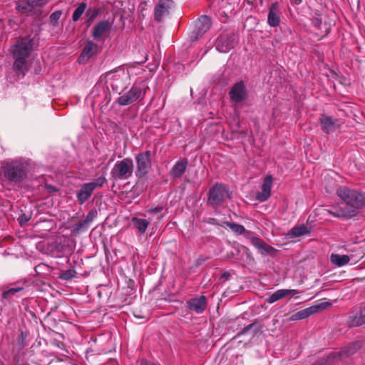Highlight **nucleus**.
<instances>
[{
    "instance_id": "f257e3e1",
    "label": "nucleus",
    "mask_w": 365,
    "mask_h": 365,
    "mask_svg": "<svg viewBox=\"0 0 365 365\" xmlns=\"http://www.w3.org/2000/svg\"><path fill=\"white\" fill-rule=\"evenodd\" d=\"M336 194L346 205L351 207V210L345 212L341 211L337 213L329 212L331 215L336 217L350 218L356 214V210L365 207V193L359 192L356 190H351L347 187L342 186L337 189Z\"/></svg>"
},
{
    "instance_id": "f03ea898",
    "label": "nucleus",
    "mask_w": 365,
    "mask_h": 365,
    "mask_svg": "<svg viewBox=\"0 0 365 365\" xmlns=\"http://www.w3.org/2000/svg\"><path fill=\"white\" fill-rule=\"evenodd\" d=\"M33 40L29 38H22L16 42L13 50L15 58L14 68L15 71L23 76L27 71L26 59L29 56L33 49Z\"/></svg>"
},
{
    "instance_id": "7ed1b4c3",
    "label": "nucleus",
    "mask_w": 365,
    "mask_h": 365,
    "mask_svg": "<svg viewBox=\"0 0 365 365\" xmlns=\"http://www.w3.org/2000/svg\"><path fill=\"white\" fill-rule=\"evenodd\" d=\"M2 168L5 178L12 182H21L26 175V166L22 160L5 162Z\"/></svg>"
},
{
    "instance_id": "20e7f679",
    "label": "nucleus",
    "mask_w": 365,
    "mask_h": 365,
    "mask_svg": "<svg viewBox=\"0 0 365 365\" xmlns=\"http://www.w3.org/2000/svg\"><path fill=\"white\" fill-rule=\"evenodd\" d=\"M133 160L130 158H125L115 163L111 170L110 175L114 179L125 180L133 175Z\"/></svg>"
},
{
    "instance_id": "39448f33",
    "label": "nucleus",
    "mask_w": 365,
    "mask_h": 365,
    "mask_svg": "<svg viewBox=\"0 0 365 365\" xmlns=\"http://www.w3.org/2000/svg\"><path fill=\"white\" fill-rule=\"evenodd\" d=\"M230 197V193L227 186L216 183L208 192L207 203L214 208H217L227 198Z\"/></svg>"
},
{
    "instance_id": "423d86ee",
    "label": "nucleus",
    "mask_w": 365,
    "mask_h": 365,
    "mask_svg": "<svg viewBox=\"0 0 365 365\" xmlns=\"http://www.w3.org/2000/svg\"><path fill=\"white\" fill-rule=\"evenodd\" d=\"M128 79V73L122 68L110 71L105 75L106 83L110 84L113 90L115 91H118L122 88Z\"/></svg>"
},
{
    "instance_id": "0eeeda50",
    "label": "nucleus",
    "mask_w": 365,
    "mask_h": 365,
    "mask_svg": "<svg viewBox=\"0 0 365 365\" xmlns=\"http://www.w3.org/2000/svg\"><path fill=\"white\" fill-rule=\"evenodd\" d=\"M145 95V90L139 86H133L129 91L120 93L117 100L120 106H128L142 100Z\"/></svg>"
},
{
    "instance_id": "6e6552de",
    "label": "nucleus",
    "mask_w": 365,
    "mask_h": 365,
    "mask_svg": "<svg viewBox=\"0 0 365 365\" xmlns=\"http://www.w3.org/2000/svg\"><path fill=\"white\" fill-rule=\"evenodd\" d=\"M135 158L136 162L135 175L139 178L145 177L151 169V152L146 150L136 155Z\"/></svg>"
},
{
    "instance_id": "1a4fd4ad",
    "label": "nucleus",
    "mask_w": 365,
    "mask_h": 365,
    "mask_svg": "<svg viewBox=\"0 0 365 365\" xmlns=\"http://www.w3.org/2000/svg\"><path fill=\"white\" fill-rule=\"evenodd\" d=\"M235 43L236 36L234 34H225L217 38L215 48L220 53H227L234 48Z\"/></svg>"
},
{
    "instance_id": "9d476101",
    "label": "nucleus",
    "mask_w": 365,
    "mask_h": 365,
    "mask_svg": "<svg viewBox=\"0 0 365 365\" xmlns=\"http://www.w3.org/2000/svg\"><path fill=\"white\" fill-rule=\"evenodd\" d=\"M229 96L231 101L235 103H242L245 101L247 97V93L244 83H236L231 88Z\"/></svg>"
},
{
    "instance_id": "9b49d317",
    "label": "nucleus",
    "mask_w": 365,
    "mask_h": 365,
    "mask_svg": "<svg viewBox=\"0 0 365 365\" xmlns=\"http://www.w3.org/2000/svg\"><path fill=\"white\" fill-rule=\"evenodd\" d=\"M172 5V1L160 0L155 7V19L157 21H161L164 17L169 14Z\"/></svg>"
},
{
    "instance_id": "f8f14e48",
    "label": "nucleus",
    "mask_w": 365,
    "mask_h": 365,
    "mask_svg": "<svg viewBox=\"0 0 365 365\" xmlns=\"http://www.w3.org/2000/svg\"><path fill=\"white\" fill-rule=\"evenodd\" d=\"M280 9L278 2H274L269 8V13L267 16V23L272 27H277L280 23Z\"/></svg>"
},
{
    "instance_id": "ddd939ff",
    "label": "nucleus",
    "mask_w": 365,
    "mask_h": 365,
    "mask_svg": "<svg viewBox=\"0 0 365 365\" xmlns=\"http://www.w3.org/2000/svg\"><path fill=\"white\" fill-rule=\"evenodd\" d=\"M272 185V178L271 175H267L262 185V190L256 195V199L260 202H264L270 197Z\"/></svg>"
},
{
    "instance_id": "4468645a",
    "label": "nucleus",
    "mask_w": 365,
    "mask_h": 365,
    "mask_svg": "<svg viewBox=\"0 0 365 365\" xmlns=\"http://www.w3.org/2000/svg\"><path fill=\"white\" fill-rule=\"evenodd\" d=\"M187 306L190 309L197 314L202 313L207 307V298L204 295L190 299L187 302Z\"/></svg>"
},
{
    "instance_id": "2eb2a0df",
    "label": "nucleus",
    "mask_w": 365,
    "mask_h": 365,
    "mask_svg": "<svg viewBox=\"0 0 365 365\" xmlns=\"http://www.w3.org/2000/svg\"><path fill=\"white\" fill-rule=\"evenodd\" d=\"M300 292H298L297 289H278L274 293H272L269 297L267 299V302L269 304L274 303L287 296H288L290 294H292L294 295L298 294Z\"/></svg>"
},
{
    "instance_id": "dca6fc26",
    "label": "nucleus",
    "mask_w": 365,
    "mask_h": 365,
    "mask_svg": "<svg viewBox=\"0 0 365 365\" xmlns=\"http://www.w3.org/2000/svg\"><path fill=\"white\" fill-rule=\"evenodd\" d=\"M313 26L319 31V35L326 36L330 31V26L326 22H323V17L317 15L312 19Z\"/></svg>"
},
{
    "instance_id": "f3484780",
    "label": "nucleus",
    "mask_w": 365,
    "mask_h": 365,
    "mask_svg": "<svg viewBox=\"0 0 365 365\" xmlns=\"http://www.w3.org/2000/svg\"><path fill=\"white\" fill-rule=\"evenodd\" d=\"M322 130L326 133L334 132L338 126L336 121L330 116L323 115L320 118Z\"/></svg>"
},
{
    "instance_id": "a211bd4d",
    "label": "nucleus",
    "mask_w": 365,
    "mask_h": 365,
    "mask_svg": "<svg viewBox=\"0 0 365 365\" xmlns=\"http://www.w3.org/2000/svg\"><path fill=\"white\" fill-rule=\"evenodd\" d=\"M111 27V24L108 21H101L98 22L93 29L92 36L95 39H99Z\"/></svg>"
},
{
    "instance_id": "6ab92c4d",
    "label": "nucleus",
    "mask_w": 365,
    "mask_h": 365,
    "mask_svg": "<svg viewBox=\"0 0 365 365\" xmlns=\"http://www.w3.org/2000/svg\"><path fill=\"white\" fill-rule=\"evenodd\" d=\"M188 164V160L185 158L180 159L178 162L175 163L174 166L173 167L170 175L174 178H180L184 173L185 172Z\"/></svg>"
},
{
    "instance_id": "aec40b11",
    "label": "nucleus",
    "mask_w": 365,
    "mask_h": 365,
    "mask_svg": "<svg viewBox=\"0 0 365 365\" xmlns=\"http://www.w3.org/2000/svg\"><path fill=\"white\" fill-rule=\"evenodd\" d=\"M93 192V190L88 183L81 185L76 194L78 202L81 204H83L91 196Z\"/></svg>"
},
{
    "instance_id": "412c9836",
    "label": "nucleus",
    "mask_w": 365,
    "mask_h": 365,
    "mask_svg": "<svg viewBox=\"0 0 365 365\" xmlns=\"http://www.w3.org/2000/svg\"><path fill=\"white\" fill-rule=\"evenodd\" d=\"M132 224L134 228L140 235L145 232L147 228L150 225V222L145 219L138 218L137 217H133L131 219Z\"/></svg>"
},
{
    "instance_id": "4be33fe9",
    "label": "nucleus",
    "mask_w": 365,
    "mask_h": 365,
    "mask_svg": "<svg viewBox=\"0 0 365 365\" xmlns=\"http://www.w3.org/2000/svg\"><path fill=\"white\" fill-rule=\"evenodd\" d=\"M16 9L21 14H26L28 15L36 14L31 1L22 0L18 2Z\"/></svg>"
},
{
    "instance_id": "5701e85b",
    "label": "nucleus",
    "mask_w": 365,
    "mask_h": 365,
    "mask_svg": "<svg viewBox=\"0 0 365 365\" xmlns=\"http://www.w3.org/2000/svg\"><path fill=\"white\" fill-rule=\"evenodd\" d=\"M351 258L346 255H339L332 253L330 255V262L336 267H343L347 264Z\"/></svg>"
},
{
    "instance_id": "b1692460",
    "label": "nucleus",
    "mask_w": 365,
    "mask_h": 365,
    "mask_svg": "<svg viewBox=\"0 0 365 365\" xmlns=\"http://www.w3.org/2000/svg\"><path fill=\"white\" fill-rule=\"evenodd\" d=\"M309 232L307 227L304 225L292 228L287 233V237L288 239L295 238L304 236Z\"/></svg>"
},
{
    "instance_id": "393cba45",
    "label": "nucleus",
    "mask_w": 365,
    "mask_h": 365,
    "mask_svg": "<svg viewBox=\"0 0 365 365\" xmlns=\"http://www.w3.org/2000/svg\"><path fill=\"white\" fill-rule=\"evenodd\" d=\"M315 307H308L304 309L300 310L297 313L294 314L291 317V319L296 321L299 319H304L308 318L309 316L315 313Z\"/></svg>"
},
{
    "instance_id": "a878e982",
    "label": "nucleus",
    "mask_w": 365,
    "mask_h": 365,
    "mask_svg": "<svg viewBox=\"0 0 365 365\" xmlns=\"http://www.w3.org/2000/svg\"><path fill=\"white\" fill-rule=\"evenodd\" d=\"M210 27V19L207 16H201L197 23V28L199 34H202L209 30Z\"/></svg>"
},
{
    "instance_id": "bb28decb",
    "label": "nucleus",
    "mask_w": 365,
    "mask_h": 365,
    "mask_svg": "<svg viewBox=\"0 0 365 365\" xmlns=\"http://www.w3.org/2000/svg\"><path fill=\"white\" fill-rule=\"evenodd\" d=\"M98 46L92 41H88L84 47L83 53L80 58H91L93 54L97 52Z\"/></svg>"
},
{
    "instance_id": "cd10ccee",
    "label": "nucleus",
    "mask_w": 365,
    "mask_h": 365,
    "mask_svg": "<svg viewBox=\"0 0 365 365\" xmlns=\"http://www.w3.org/2000/svg\"><path fill=\"white\" fill-rule=\"evenodd\" d=\"M350 323L354 327H359L365 324V307L361 309L359 314L352 317Z\"/></svg>"
},
{
    "instance_id": "c85d7f7f",
    "label": "nucleus",
    "mask_w": 365,
    "mask_h": 365,
    "mask_svg": "<svg viewBox=\"0 0 365 365\" xmlns=\"http://www.w3.org/2000/svg\"><path fill=\"white\" fill-rule=\"evenodd\" d=\"M225 224L226 225L227 227L230 228L234 232H235L238 235H242L244 233H245L247 235L249 234V232L246 231V230L243 225H238V224L233 223V222H225Z\"/></svg>"
},
{
    "instance_id": "c756f323",
    "label": "nucleus",
    "mask_w": 365,
    "mask_h": 365,
    "mask_svg": "<svg viewBox=\"0 0 365 365\" xmlns=\"http://www.w3.org/2000/svg\"><path fill=\"white\" fill-rule=\"evenodd\" d=\"M51 271L52 268L45 263H40L35 267V272L38 275L49 274Z\"/></svg>"
},
{
    "instance_id": "7c9ffc66",
    "label": "nucleus",
    "mask_w": 365,
    "mask_h": 365,
    "mask_svg": "<svg viewBox=\"0 0 365 365\" xmlns=\"http://www.w3.org/2000/svg\"><path fill=\"white\" fill-rule=\"evenodd\" d=\"M87 8V5L86 3L82 2L74 10L73 15H72V19L73 21H77L80 19L82 14L86 11Z\"/></svg>"
},
{
    "instance_id": "2f4dec72",
    "label": "nucleus",
    "mask_w": 365,
    "mask_h": 365,
    "mask_svg": "<svg viewBox=\"0 0 365 365\" xmlns=\"http://www.w3.org/2000/svg\"><path fill=\"white\" fill-rule=\"evenodd\" d=\"M24 288L21 287H15L9 289L8 290L3 292L2 296L4 299H9L16 294L23 292Z\"/></svg>"
},
{
    "instance_id": "473e14b6",
    "label": "nucleus",
    "mask_w": 365,
    "mask_h": 365,
    "mask_svg": "<svg viewBox=\"0 0 365 365\" xmlns=\"http://www.w3.org/2000/svg\"><path fill=\"white\" fill-rule=\"evenodd\" d=\"M106 178L105 175H101L99 178L94 180L93 182H88L89 185H91L92 189L94 190L96 188L101 187L106 182Z\"/></svg>"
},
{
    "instance_id": "72a5a7b5",
    "label": "nucleus",
    "mask_w": 365,
    "mask_h": 365,
    "mask_svg": "<svg viewBox=\"0 0 365 365\" xmlns=\"http://www.w3.org/2000/svg\"><path fill=\"white\" fill-rule=\"evenodd\" d=\"M259 251L262 254V255H274V252L276 251V250L269 246V245H267L265 242L263 243V245H262V247L259 248Z\"/></svg>"
},
{
    "instance_id": "f704fd0d",
    "label": "nucleus",
    "mask_w": 365,
    "mask_h": 365,
    "mask_svg": "<svg viewBox=\"0 0 365 365\" xmlns=\"http://www.w3.org/2000/svg\"><path fill=\"white\" fill-rule=\"evenodd\" d=\"M100 11L98 9L90 8L86 11V16L90 21L95 19L99 14Z\"/></svg>"
},
{
    "instance_id": "c9c22d12",
    "label": "nucleus",
    "mask_w": 365,
    "mask_h": 365,
    "mask_svg": "<svg viewBox=\"0 0 365 365\" xmlns=\"http://www.w3.org/2000/svg\"><path fill=\"white\" fill-rule=\"evenodd\" d=\"M76 272L73 269H68L60 274V278L63 280H69L75 277Z\"/></svg>"
},
{
    "instance_id": "e433bc0d",
    "label": "nucleus",
    "mask_w": 365,
    "mask_h": 365,
    "mask_svg": "<svg viewBox=\"0 0 365 365\" xmlns=\"http://www.w3.org/2000/svg\"><path fill=\"white\" fill-rule=\"evenodd\" d=\"M26 335L21 332L17 339V346L19 349H23L26 345Z\"/></svg>"
},
{
    "instance_id": "4c0bfd02",
    "label": "nucleus",
    "mask_w": 365,
    "mask_h": 365,
    "mask_svg": "<svg viewBox=\"0 0 365 365\" xmlns=\"http://www.w3.org/2000/svg\"><path fill=\"white\" fill-rule=\"evenodd\" d=\"M250 240H251L252 245L255 248H257L258 250H259V248L262 247V245L264 242V241H263L262 240H261L258 237H250Z\"/></svg>"
},
{
    "instance_id": "58836bf2",
    "label": "nucleus",
    "mask_w": 365,
    "mask_h": 365,
    "mask_svg": "<svg viewBox=\"0 0 365 365\" xmlns=\"http://www.w3.org/2000/svg\"><path fill=\"white\" fill-rule=\"evenodd\" d=\"M62 14L61 11H56L51 14L50 16V20L53 24H56Z\"/></svg>"
},
{
    "instance_id": "ea45409f",
    "label": "nucleus",
    "mask_w": 365,
    "mask_h": 365,
    "mask_svg": "<svg viewBox=\"0 0 365 365\" xmlns=\"http://www.w3.org/2000/svg\"><path fill=\"white\" fill-rule=\"evenodd\" d=\"M331 305V303L329 302H322L319 304H317V305H314V306H312V307H315V313L319 310V309H326L329 307H330Z\"/></svg>"
},
{
    "instance_id": "a19ab883",
    "label": "nucleus",
    "mask_w": 365,
    "mask_h": 365,
    "mask_svg": "<svg viewBox=\"0 0 365 365\" xmlns=\"http://www.w3.org/2000/svg\"><path fill=\"white\" fill-rule=\"evenodd\" d=\"M31 1L34 9L37 7H41L47 3L46 0H32Z\"/></svg>"
},
{
    "instance_id": "79ce46f5",
    "label": "nucleus",
    "mask_w": 365,
    "mask_h": 365,
    "mask_svg": "<svg viewBox=\"0 0 365 365\" xmlns=\"http://www.w3.org/2000/svg\"><path fill=\"white\" fill-rule=\"evenodd\" d=\"M18 220L21 225H24L29 220V217H28L25 214H22L19 217Z\"/></svg>"
},
{
    "instance_id": "37998d69",
    "label": "nucleus",
    "mask_w": 365,
    "mask_h": 365,
    "mask_svg": "<svg viewBox=\"0 0 365 365\" xmlns=\"http://www.w3.org/2000/svg\"><path fill=\"white\" fill-rule=\"evenodd\" d=\"M95 217V215H94V213H93V212H91V213H89V214L86 216V217L85 222H86V223H89V222H91L93 220V217Z\"/></svg>"
},
{
    "instance_id": "c03bdc74",
    "label": "nucleus",
    "mask_w": 365,
    "mask_h": 365,
    "mask_svg": "<svg viewBox=\"0 0 365 365\" xmlns=\"http://www.w3.org/2000/svg\"><path fill=\"white\" fill-rule=\"evenodd\" d=\"M162 210H163V207H159V206H158V207H155L153 210H152V211L154 212H160Z\"/></svg>"
},
{
    "instance_id": "a18cd8bd",
    "label": "nucleus",
    "mask_w": 365,
    "mask_h": 365,
    "mask_svg": "<svg viewBox=\"0 0 365 365\" xmlns=\"http://www.w3.org/2000/svg\"><path fill=\"white\" fill-rule=\"evenodd\" d=\"M253 326V324H250L248 325L247 327H246L244 329H243V333L246 332L247 330H249Z\"/></svg>"
},
{
    "instance_id": "49530a36",
    "label": "nucleus",
    "mask_w": 365,
    "mask_h": 365,
    "mask_svg": "<svg viewBox=\"0 0 365 365\" xmlns=\"http://www.w3.org/2000/svg\"><path fill=\"white\" fill-rule=\"evenodd\" d=\"M313 365H324V363L322 361H319L314 363Z\"/></svg>"
},
{
    "instance_id": "de8ad7c7",
    "label": "nucleus",
    "mask_w": 365,
    "mask_h": 365,
    "mask_svg": "<svg viewBox=\"0 0 365 365\" xmlns=\"http://www.w3.org/2000/svg\"><path fill=\"white\" fill-rule=\"evenodd\" d=\"M356 349V348H354V350H349L348 352H347V354H352L354 352Z\"/></svg>"
},
{
    "instance_id": "09e8293b",
    "label": "nucleus",
    "mask_w": 365,
    "mask_h": 365,
    "mask_svg": "<svg viewBox=\"0 0 365 365\" xmlns=\"http://www.w3.org/2000/svg\"><path fill=\"white\" fill-rule=\"evenodd\" d=\"M51 255L53 256V257H58L57 255H55L54 253H51Z\"/></svg>"
},
{
    "instance_id": "8fccbe9b",
    "label": "nucleus",
    "mask_w": 365,
    "mask_h": 365,
    "mask_svg": "<svg viewBox=\"0 0 365 365\" xmlns=\"http://www.w3.org/2000/svg\"><path fill=\"white\" fill-rule=\"evenodd\" d=\"M357 346V348L359 347V345H357V344H354V346Z\"/></svg>"
},
{
    "instance_id": "3c124183",
    "label": "nucleus",
    "mask_w": 365,
    "mask_h": 365,
    "mask_svg": "<svg viewBox=\"0 0 365 365\" xmlns=\"http://www.w3.org/2000/svg\"><path fill=\"white\" fill-rule=\"evenodd\" d=\"M357 346V348L359 347V345H357V344H354V346Z\"/></svg>"
},
{
    "instance_id": "603ef678",
    "label": "nucleus",
    "mask_w": 365,
    "mask_h": 365,
    "mask_svg": "<svg viewBox=\"0 0 365 365\" xmlns=\"http://www.w3.org/2000/svg\"><path fill=\"white\" fill-rule=\"evenodd\" d=\"M357 346V348L359 347V345H357V344H354V346Z\"/></svg>"
},
{
    "instance_id": "864d4df0",
    "label": "nucleus",
    "mask_w": 365,
    "mask_h": 365,
    "mask_svg": "<svg viewBox=\"0 0 365 365\" xmlns=\"http://www.w3.org/2000/svg\"><path fill=\"white\" fill-rule=\"evenodd\" d=\"M51 190H56L53 187H51Z\"/></svg>"
}]
</instances>
